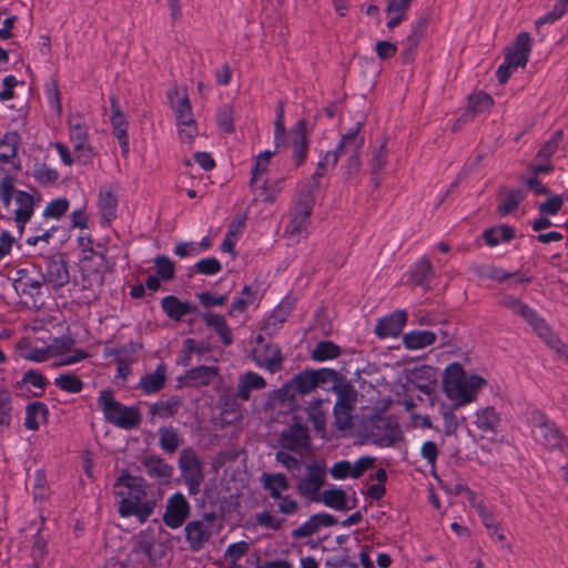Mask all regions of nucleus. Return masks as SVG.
<instances>
[{
	"label": "nucleus",
	"instance_id": "10",
	"mask_svg": "<svg viewBox=\"0 0 568 568\" xmlns=\"http://www.w3.org/2000/svg\"><path fill=\"white\" fill-rule=\"evenodd\" d=\"M325 483V466L314 463L307 466V471L296 485L300 496L307 498L310 501H320V491Z\"/></svg>",
	"mask_w": 568,
	"mask_h": 568
},
{
	"label": "nucleus",
	"instance_id": "38",
	"mask_svg": "<svg viewBox=\"0 0 568 568\" xmlns=\"http://www.w3.org/2000/svg\"><path fill=\"white\" fill-rule=\"evenodd\" d=\"M478 274L481 277H487L497 282H505L509 278H515L516 283H527L530 281L529 277L520 274L519 272L509 273L503 268L496 266H480L478 268Z\"/></svg>",
	"mask_w": 568,
	"mask_h": 568
},
{
	"label": "nucleus",
	"instance_id": "16",
	"mask_svg": "<svg viewBox=\"0 0 568 568\" xmlns=\"http://www.w3.org/2000/svg\"><path fill=\"white\" fill-rule=\"evenodd\" d=\"M14 207L11 210L17 223L19 233L22 234L26 224L31 220L34 213L33 196L24 191H18L12 200Z\"/></svg>",
	"mask_w": 568,
	"mask_h": 568
},
{
	"label": "nucleus",
	"instance_id": "49",
	"mask_svg": "<svg viewBox=\"0 0 568 568\" xmlns=\"http://www.w3.org/2000/svg\"><path fill=\"white\" fill-rule=\"evenodd\" d=\"M141 349L140 343L130 342L113 351V355L116 362L132 364L138 361Z\"/></svg>",
	"mask_w": 568,
	"mask_h": 568
},
{
	"label": "nucleus",
	"instance_id": "14",
	"mask_svg": "<svg viewBox=\"0 0 568 568\" xmlns=\"http://www.w3.org/2000/svg\"><path fill=\"white\" fill-rule=\"evenodd\" d=\"M407 317L405 310H397L379 318L375 326L376 335L381 338L397 337L406 325Z\"/></svg>",
	"mask_w": 568,
	"mask_h": 568
},
{
	"label": "nucleus",
	"instance_id": "64",
	"mask_svg": "<svg viewBox=\"0 0 568 568\" xmlns=\"http://www.w3.org/2000/svg\"><path fill=\"white\" fill-rule=\"evenodd\" d=\"M69 209V201L67 199H55L48 203L43 211V215L52 219H60L65 214Z\"/></svg>",
	"mask_w": 568,
	"mask_h": 568
},
{
	"label": "nucleus",
	"instance_id": "36",
	"mask_svg": "<svg viewBox=\"0 0 568 568\" xmlns=\"http://www.w3.org/2000/svg\"><path fill=\"white\" fill-rule=\"evenodd\" d=\"M527 323L551 348L559 349L560 341L558 336L536 312Z\"/></svg>",
	"mask_w": 568,
	"mask_h": 568
},
{
	"label": "nucleus",
	"instance_id": "63",
	"mask_svg": "<svg viewBox=\"0 0 568 568\" xmlns=\"http://www.w3.org/2000/svg\"><path fill=\"white\" fill-rule=\"evenodd\" d=\"M75 160L79 163L87 164L91 161L93 152L88 140L71 141Z\"/></svg>",
	"mask_w": 568,
	"mask_h": 568
},
{
	"label": "nucleus",
	"instance_id": "11",
	"mask_svg": "<svg viewBox=\"0 0 568 568\" xmlns=\"http://www.w3.org/2000/svg\"><path fill=\"white\" fill-rule=\"evenodd\" d=\"M313 205V197L311 195H306L294 207L292 219L285 230V232L294 240H298L307 233Z\"/></svg>",
	"mask_w": 568,
	"mask_h": 568
},
{
	"label": "nucleus",
	"instance_id": "8",
	"mask_svg": "<svg viewBox=\"0 0 568 568\" xmlns=\"http://www.w3.org/2000/svg\"><path fill=\"white\" fill-rule=\"evenodd\" d=\"M362 123L357 122L355 126L347 133L343 134L339 141L342 154H348L346 163V173L348 176L356 174L362 165L361 152L364 145V139L358 135Z\"/></svg>",
	"mask_w": 568,
	"mask_h": 568
},
{
	"label": "nucleus",
	"instance_id": "55",
	"mask_svg": "<svg viewBox=\"0 0 568 568\" xmlns=\"http://www.w3.org/2000/svg\"><path fill=\"white\" fill-rule=\"evenodd\" d=\"M204 348L200 346L195 339L185 338L183 341L182 349L176 358V364L181 366H189L192 361L193 353L202 354Z\"/></svg>",
	"mask_w": 568,
	"mask_h": 568
},
{
	"label": "nucleus",
	"instance_id": "15",
	"mask_svg": "<svg viewBox=\"0 0 568 568\" xmlns=\"http://www.w3.org/2000/svg\"><path fill=\"white\" fill-rule=\"evenodd\" d=\"M288 139L292 148V158L296 166H300L306 160L308 150L306 122L304 119L298 120L292 128Z\"/></svg>",
	"mask_w": 568,
	"mask_h": 568
},
{
	"label": "nucleus",
	"instance_id": "20",
	"mask_svg": "<svg viewBox=\"0 0 568 568\" xmlns=\"http://www.w3.org/2000/svg\"><path fill=\"white\" fill-rule=\"evenodd\" d=\"M20 136L17 132H7L0 139V170L7 166L16 168Z\"/></svg>",
	"mask_w": 568,
	"mask_h": 568
},
{
	"label": "nucleus",
	"instance_id": "56",
	"mask_svg": "<svg viewBox=\"0 0 568 568\" xmlns=\"http://www.w3.org/2000/svg\"><path fill=\"white\" fill-rule=\"evenodd\" d=\"M54 384L60 389L72 394L80 393L83 387L82 381L74 374H62L55 378Z\"/></svg>",
	"mask_w": 568,
	"mask_h": 568
},
{
	"label": "nucleus",
	"instance_id": "37",
	"mask_svg": "<svg viewBox=\"0 0 568 568\" xmlns=\"http://www.w3.org/2000/svg\"><path fill=\"white\" fill-rule=\"evenodd\" d=\"M527 323L551 348L559 349L560 341L558 336L536 312Z\"/></svg>",
	"mask_w": 568,
	"mask_h": 568
},
{
	"label": "nucleus",
	"instance_id": "57",
	"mask_svg": "<svg viewBox=\"0 0 568 568\" xmlns=\"http://www.w3.org/2000/svg\"><path fill=\"white\" fill-rule=\"evenodd\" d=\"M514 237V232L511 229L507 226H501L498 229H489L484 232V239L489 246H496L499 242L510 241Z\"/></svg>",
	"mask_w": 568,
	"mask_h": 568
},
{
	"label": "nucleus",
	"instance_id": "7",
	"mask_svg": "<svg viewBox=\"0 0 568 568\" xmlns=\"http://www.w3.org/2000/svg\"><path fill=\"white\" fill-rule=\"evenodd\" d=\"M215 516L205 514L201 519L192 520L185 526V539L192 551L201 550L210 538L217 532Z\"/></svg>",
	"mask_w": 568,
	"mask_h": 568
},
{
	"label": "nucleus",
	"instance_id": "46",
	"mask_svg": "<svg viewBox=\"0 0 568 568\" xmlns=\"http://www.w3.org/2000/svg\"><path fill=\"white\" fill-rule=\"evenodd\" d=\"M337 399L334 408L355 409L357 392L353 386L344 384L336 387Z\"/></svg>",
	"mask_w": 568,
	"mask_h": 568
},
{
	"label": "nucleus",
	"instance_id": "58",
	"mask_svg": "<svg viewBox=\"0 0 568 568\" xmlns=\"http://www.w3.org/2000/svg\"><path fill=\"white\" fill-rule=\"evenodd\" d=\"M322 400L315 399L306 407L307 417L316 429H323L325 426V413L322 408Z\"/></svg>",
	"mask_w": 568,
	"mask_h": 568
},
{
	"label": "nucleus",
	"instance_id": "53",
	"mask_svg": "<svg viewBox=\"0 0 568 568\" xmlns=\"http://www.w3.org/2000/svg\"><path fill=\"white\" fill-rule=\"evenodd\" d=\"M568 10V0H558L551 11L547 14L538 18L535 22L536 29L539 31L540 28L546 23H554L559 20Z\"/></svg>",
	"mask_w": 568,
	"mask_h": 568
},
{
	"label": "nucleus",
	"instance_id": "2",
	"mask_svg": "<svg viewBox=\"0 0 568 568\" xmlns=\"http://www.w3.org/2000/svg\"><path fill=\"white\" fill-rule=\"evenodd\" d=\"M485 385L486 381L483 377L466 374L459 363L449 364L444 372V392L450 400L455 402L456 406L474 402Z\"/></svg>",
	"mask_w": 568,
	"mask_h": 568
},
{
	"label": "nucleus",
	"instance_id": "33",
	"mask_svg": "<svg viewBox=\"0 0 568 568\" xmlns=\"http://www.w3.org/2000/svg\"><path fill=\"white\" fill-rule=\"evenodd\" d=\"M412 1L413 0H388L385 11L389 18L387 21V27L389 29H394L407 18V10L409 9Z\"/></svg>",
	"mask_w": 568,
	"mask_h": 568
},
{
	"label": "nucleus",
	"instance_id": "43",
	"mask_svg": "<svg viewBox=\"0 0 568 568\" xmlns=\"http://www.w3.org/2000/svg\"><path fill=\"white\" fill-rule=\"evenodd\" d=\"M68 129L70 141L89 139L88 124L81 113H71L68 116Z\"/></svg>",
	"mask_w": 568,
	"mask_h": 568
},
{
	"label": "nucleus",
	"instance_id": "60",
	"mask_svg": "<svg viewBox=\"0 0 568 568\" xmlns=\"http://www.w3.org/2000/svg\"><path fill=\"white\" fill-rule=\"evenodd\" d=\"M156 275L163 281H170L174 277V263L168 256H156L154 258Z\"/></svg>",
	"mask_w": 568,
	"mask_h": 568
},
{
	"label": "nucleus",
	"instance_id": "45",
	"mask_svg": "<svg viewBox=\"0 0 568 568\" xmlns=\"http://www.w3.org/2000/svg\"><path fill=\"white\" fill-rule=\"evenodd\" d=\"M254 524L261 528L277 531L283 528L285 519L270 509H264L254 515Z\"/></svg>",
	"mask_w": 568,
	"mask_h": 568
},
{
	"label": "nucleus",
	"instance_id": "48",
	"mask_svg": "<svg viewBox=\"0 0 568 568\" xmlns=\"http://www.w3.org/2000/svg\"><path fill=\"white\" fill-rule=\"evenodd\" d=\"M339 354L341 349L335 343L331 341H323L317 343L312 351V358L316 362H325L336 358Z\"/></svg>",
	"mask_w": 568,
	"mask_h": 568
},
{
	"label": "nucleus",
	"instance_id": "18",
	"mask_svg": "<svg viewBox=\"0 0 568 568\" xmlns=\"http://www.w3.org/2000/svg\"><path fill=\"white\" fill-rule=\"evenodd\" d=\"M335 524V519L332 515L326 513H320L311 516L300 527L292 530V537L295 539L311 537L316 534L321 527H329Z\"/></svg>",
	"mask_w": 568,
	"mask_h": 568
},
{
	"label": "nucleus",
	"instance_id": "54",
	"mask_svg": "<svg viewBox=\"0 0 568 568\" xmlns=\"http://www.w3.org/2000/svg\"><path fill=\"white\" fill-rule=\"evenodd\" d=\"M273 500L275 501L276 513L285 517L294 516L301 509L298 501L291 495L284 494Z\"/></svg>",
	"mask_w": 568,
	"mask_h": 568
},
{
	"label": "nucleus",
	"instance_id": "32",
	"mask_svg": "<svg viewBox=\"0 0 568 568\" xmlns=\"http://www.w3.org/2000/svg\"><path fill=\"white\" fill-rule=\"evenodd\" d=\"M283 355L278 346H266L264 354L256 358V364L261 368L275 373L282 369Z\"/></svg>",
	"mask_w": 568,
	"mask_h": 568
},
{
	"label": "nucleus",
	"instance_id": "51",
	"mask_svg": "<svg viewBox=\"0 0 568 568\" xmlns=\"http://www.w3.org/2000/svg\"><path fill=\"white\" fill-rule=\"evenodd\" d=\"M387 161V151L385 143H382L379 146H376L372 151V158L369 161L371 173L374 176L375 185H379V181L377 180V174L383 170L384 165Z\"/></svg>",
	"mask_w": 568,
	"mask_h": 568
},
{
	"label": "nucleus",
	"instance_id": "25",
	"mask_svg": "<svg viewBox=\"0 0 568 568\" xmlns=\"http://www.w3.org/2000/svg\"><path fill=\"white\" fill-rule=\"evenodd\" d=\"M437 336L432 331L414 329L402 337L403 345L408 351H419L433 345Z\"/></svg>",
	"mask_w": 568,
	"mask_h": 568
},
{
	"label": "nucleus",
	"instance_id": "52",
	"mask_svg": "<svg viewBox=\"0 0 568 568\" xmlns=\"http://www.w3.org/2000/svg\"><path fill=\"white\" fill-rule=\"evenodd\" d=\"M304 455L305 454H294L288 449L280 448V450H277L275 454V459L287 470L293 471L301 468V463Z\"/></svg>",
	"mask_w": 568,
	"mask_h": 568
},
{
	"label": "nucleus",
	"instance_id": "29",
	"mask_svg": "<svg viewBox=\"0 0 568 568\" xmlns=\"http://www.w3.org/2000/svg\"><path fill=\"white\" fill-rule=\"evenodd\" d=\"M172 109L175 113L176 123H186L185 121L194 120L192 106L186 93H180L174 89L169 94Z\"/></svg>",
	"mask_w": 568,
	"mask_h": 568
},
{
	"label": "nucleus",
	"instance_id": "19",
	"mask_svg": "<svg viewBox=\"0 0 568 568\" xmlns=\"http://www.w3.org/2000/svg\"><path fill=\"white\" fill-rule=\"evenodd\" d=\"M258 481L272 499L281 497L290 489L288 478L283 473H262Z\"/></svg>",
	"mask_w": 568,
	"mask_h": 568
},
{
	"label": "nucleus",
	"instance_id": "5",
	"mask_svg": "<svg viewBox=\"0 0 568 568\" xmlns=\"http://www.w3.org/2000/svg\"><path fill=\"white\" fill-rule=\"evenodd\" d=\"M368 440L379 447H390L403 439V432L396 420L387 416H374L365 425Z\"/></svg>",
	"mask_w": 568,
	"mask_h": 568
},
{
	"label": "nucleus",
	"instance_id": "42",
	"mask_svg": "<svg viewBox=\"0 0 568 568\" xmlns=\"http://www.w3.org/2000/svg\"><path fill=\"white\" fill-rule=\"evenodd\" d=\"M155 534L152 529L148 528L141 530L133 537V547L138 549L142 555L148 557L149 561H153L152 549L155 544Z\"/></svg>",
	"mask_w": 568,
	"mask_h": 568
},
{
	"label": "nucleus",
	"instance_id": "41",
	"mask_svg": "<svg viewBox=\"0 0 568 568\" xmlns=\"http://www.w3.org/2000/svg\"><path fill=\"white\" fill-rule=\"evenodd\" d=\"M433 277V267L425 256L419 258L410 271V280L415 285L427 286Z\"/></svg>",
	"mask_w": 568,
	"mask_h": 568
},
{
	"label": "nucleus",
	"instance_id": "6",
	"mask_svg": "<svg viewBox=\"0 0 568 568\" xmlns=\"http://www.w3.org/2000/svg\"><path fill=\"white\" fill-rule=\"evenodd\" d=\"M179 468L190 495H196L204 480L203 464L197 454L190 447L181 450Z\"/></svg>",
	"mask_w": 568,
	"mask_h": 568
},
{
	"label": "nucleus",
	"instance_id": "9",
	"mask_svg": "<svg viewBox=\"0 0 568 568\" xmlns=\"http://www.w3.org/2000/svg\"><path fill=\"white\" fill-rule=\"evenodd\" d=\"M311 438L306 425L294 422L287 425L278 436V446L294 454H305L310 448Z\"/></svg>",
	"mask_w": 568,
	"mask_h": 568
},
{
	"label": "nucleus",
	"instance_id": "61",
	"mask_svg": "<svg viewBox=\"0 0 568 568\" xmlns=\"http://www.w3.org/2000/svg\"><path fill=\"white\" fill-rule=\"evenodd\" d=\"M254 301L255 292H253L250 286H244L240 296L234 300L230 314H233L234 312H244L251 304L254 303Z\"/></svg>",
	"mask_w": 568,
	"mask_h": 568
},
{
	"label": "nucleus",
	"instance_id": "44",
	"mask_svg": "<svg viewBox=\"0 0 568 568\" xmlns=\"http://www.w3.org/2000/svg\"><path fill=\"white\" fill-rule=\"evenodd\" d=\"M477 427L486 433H495L500 423V418L495 408L486 407L477 412Z\"/></svg>",
	"mask_w": 568,
	"mask_h": 568
},
{
	"label": "nucleus",
	"instance_id": "30",
	"mask_svg": "<svg viewBox=\"0 0 568 568\" xmlns=\"http://www.w3.org/2000/svg\"><path fill=\"white\" fill-rule=\"evenodd\" d=\"M98 207L104 222L110 223L116 217L118 199L111 189L106 186L100 189Z\"/></svg>",
	"mask_w": 568,
	"mask_h": 568
},
{
	"label": "nucleus",
	"instance_id": "4",
	"mask_svg": "<svg viewBox=\"0 0 568 568\" xmlns=\"http://www.w3.org/2000/svg\"><path fill=\"white\" fill-rule=\"evenodd\" d=\"M531 433L535 440L548 449H557L568 454V438L560 432L557 425L542 412L532 410L529 417Z\"/></svg>",
	"mask_w": 568,
	"mask_h": 568
},
{
	"label": "nucleus",
	"instance_id": "62",
	"mask_svg": "<svg viewBox=\"0 0 568 568\" xmlns=\"http://www.w3.org/2000/svg\"><path fill=\"white\" fill-rule=\"evenodd\" d=\"M11 396L6 389H0V428H7L11 420Z\"/></svg>",
	"mask_w": 568,
	"mask_h": 568
},
{
	"label": "nucleus",
	"instance_id": "13",
	"mask_svg": "<svg viewBox=\"0 0 568 568\" xmlns=\"http://www.w3.org/2000/svg\"><path fill=\"white\" fill-rule=\"evenodd\" d=\"M43 274V282L53 288L64 286L70 278L67 263L61 257H48L40 267Z\"/></svg>",
	"mask_w": 568,
	"mask_h": 568
},
{
	"label": "nucleus",
	"instance_id": "3",
	"mask_svg": "<svg viewBox=\"0 0 568 568\" xmlns=\"http://www.w3.org/2000/svg\"><path fill=\"white\" fill-rule=\"evenodd\" d=\"M98 405L104 419L121 429H134L141 423L140 409L136 406H125L118 402L110 389L100 392Z\"/></svg>",
	"mask_w": 568,
	"mask_h": 568
},
{
	"label": "nucleus",
	"instance_id": "17",
	"mask_svg": "<svg viewBox=\"0 0 568 568\" xmlns=\"http://www.w3.org/2000/svg\"><path fill=\"white\" fill-rule=\"evenodd\" d=\"M530 42L529 33H519L506 53V61L515 65V68H524L528 62L531 50Z\"/></svg>",
	"mask_w": 568,
	"mask_h": 568
},
{
	"label": "nucleus",
	"instance_id": "12",
	"mask_svg": "<svg viewBox=\"0 0 568 568\" xmlns=\"http://www.w3.org/2000/svg\"><path fill=\"white\" fill-rule=\"evenodd\" d=\"M190 516V504L182 493H175L166 500L163 523L171 529L180 528Z\"/></svg>",
	"mask_w": 568,
	"mask_h": 568
},
{
	"label": "nucleus",
	"instance_id": "35",
	"mask_svg": "<svg viewBox=\"0 0 568 568\" xmlns=\"http://www.w3.org/2000/svg\"><path fill=\"white\" fill-rule=\"evenodd\" d=\"M48 407L41 402H33L26 408L24 426L28 429L37 430L39 426L47 420Z\"/></svg>",
	"mask_w": 568,
	"mask_h": 568
},
{
	"label": "nucleus",
	"instance_id": "59",
	"mask_svg": "<svg viewBox=\"0 0 568 568\" xmlns=\"http://www.w3.org/2000/svg\"><path fill=\"white\" fill-rule=\"evenodd\" d=\"M275 133L274 141L275 146L278 149L281 145H285L286 132L284 124V103L282 101L278 102L276 108V119L274 122Z\"/></svg>",
	"mask_w": 568,
	"mask_h": 568
},
{
	"label": "nucleus",
	"instance_id": "26",
	"mask_svg": "<svg viewBox=\"0 0 568 568\" xmlns=\"http://www.w3.org/2000/svg\"><path fill=\"white\" fill-rule=\"evenodd\" d=\"M142 465L150 477L161 480H169L174 473V468L158 456H145Z\"/></svg>",
	"mask_w": 568,
	"mask_h": 568
},
{
	"label": "nucleus",
	"instance_id": "21",
	"mask_svg": "<svg viewBox=\"0 0 568 568\" xmlns=\"http://www.w3.org/2000/svg\"><path fill=\"white\" fill-rule=\"evenodd\" d=\"M265 387L266 381L262 375L252 371L246 372L239 377L236 397L246 402L251 398V393L253 390H261Z\"/></svg>",
	"mask_w": 568,
	"mask_h": 568
},
{
	"label": "nucleus",
	"instance_id": "40",
	"mask_svg": "<svg viewBox=\"0 0 568 568\" xmlns=\"http://www.w3.org/2000/svg\"><path fill=\"white\" fill-rule=\"evenodd\" d=\"M318 498L320 501H322L325 506L333 508L335 510L349 509V507L347 506L346 494L341 488L333 487L329 489H325Z\"/></svg>",
	"mask_w": 568,
	"mask_h": 568
},
{
	"label": "nucleus",
	"instance_id": "22",
	"mask_svg": "<svg viewBox=\"0 0 568 568\" xmlns=\"http://www.w3.org/2000/svg\"><path fill=\"white\" fill-rule=\"evenodd\" d=\"M494 101L490 95L484 92H479L469 97L468 108L464 115L456 122L454 125V130H458L460 128V122H466L470 120L476 114H481L488 111Z\"/></svg>",
	"mask_w": 568,
	"mask_h": 568
},
{
	"label": "nucleus",
	"instance_id": "23",
	"mask_svg": "<svg viewBox=\"0 0 568 568\" xmlns=\"http://www.w3.org/2000/svg\"><path fill=\"white\" fill-rule=\"evenodd\" d=\"M166 383V367L159 364L154 372L143 375L138 387L144 395H152L160 392Z\"/></svg>",
	"mask_w": 568,
	"mask_h": 568
},
{
	"label": "nucleus",
	"instance_id": "47",
	"mask_svg": "<svg viewBox=\"0 0 568 568\" xmlns=\"http://www.w3.org/2000/svg\"><path fill=\"white\" fill-rule=\"evenodd\" d=\"M500 305L508 308L514 314L521 316L526 322H528L535 314L532 308L513 295L503 296L500 300Z\"/></svg>",
	"mask_w": 568,
	"mask_h": 568
},
{
	"label": "nucleus",
	"instance_id": "28",
	"mask_svg": "<svg viewBox=\"0 0 568 568\" xmlns=\"http://www.w3.org/2000/svg\"><path fill=\"white\" fill-rule=\"evenodd\" d=\"M161 305L166 315L174 321H180L185 315L196 311V306L194 304L189 302H181L173 295L162 298Z\"/></svg>",
	"mask_w": 568,
	"mask_h": 568
},
{
	"label": "nucleus",
	"instance_id": "34",
	"mask_svg": "<svg viewBox=\"0 0 568 568\" xmlns=\"http://www.w3.org/2000/svg\"><path fill=\"white\" fill-rule=\"evenodd\" d=\"M342 154L339 143L334 150L327 151L324 156L318 161L315 172L312 175L314 182V189L318 186V180L328 171L333 170Z\"/></svg>",
	"mask_w": 568,
	"mask_h": 568
},
{
	"label": "nucleus",
	"instance_id": "50",
	"mask_svg": "<svg viewBox=\"0 0 568 568\" xmlns=\"http://www.w3.org/2000/svg\"><path fill=\"white\" fill-rule=\"evenodd\" d=\"M159 444L166 453H174L180 446V437L173 427H161L159 429Z\"/></svg>",
	"mask_w": 568,
	"mask_h": 568
},
{
	"label": "nucleus",
	"instance_id": "27",
	"mask_svg": "<svg viewBox=\"0 0 568 568\" xmlns=\"http://www.w3.org/2000/svg\"><path fill=\"white\" fill-rule=\"evenodd\" d=\"M183 405L182 397L178 395H173L166 399H160L155 403H153L150 408L149 413L153 417H158L161 419H168L173 417L181 409Z\"/></svg>",
	"mask_w": 568,
	"mask_h": 568
},
{
	"label": "nucleus",
	"instance_id": "39",
	"mask_svg": "<svg viewBox=\"0 0 568 568\" xmlns=\"http://www.w3.org/2000/svg\"><path fill=\"white\" fill-rule=\"evenodd\" d=\"M203 320L209 327L219 334L224 345L232 344L233 335L231 328L222 315L209 313L203 316Z\"/></svg>",
	"mask_w": 568,
	"mask_h": 568
},
{
	"label": "nucleus",
	"instance_id": "24",
	"mask_svg": "<svg viewBox=\"0 0 568 568\" xmlns=\"http://www.w3.org/2000/svg\"><path fill=\"white\" fill-rule=\"evenodd\" d=\"M325 371H304L297 374L291 382V386L300 394H310L322 382Z\"/></svg>",
	"mask_w": 568,
	"mask_h": 568
},
{
	"label": "nucleus",
	"instance_id": "31",
	"mask_svg": "<svg viewBox=\"0 0 568 568\" xmlns=\"http://www.w3.org/2000/svg\"><path fill=\"white\" fill-rule=\"evenodd\" d=\"M217 376V368L214 366H197L186 372L185 378L192 387L210 385Z\"/></svg>",
	"mask_w": 568,
	"mask_h": 568
},
{
	"label": "nucleus",
	"instance_id": "1",
	"mask_svg": "<svg viewBox=\"0 0 568 568\" xmlns=\"http://www.w3.org/2000/svg\"><path fill=\"white\" fill-rule=\"evenodd\" d=\"M114 495L119 499L120 516H135L140 523L146 521L156 507V500L149 497L148 483L141 476H120L114 483Z\"/></svg>",
	"mask_w": 568,
	"mask_h": 568
}]
</instances>
